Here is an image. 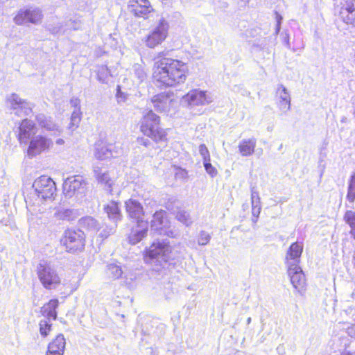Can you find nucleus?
I'll return each instance as SVG.
<instances>
[{
  "label": "nucleus",
  "mask_w": 355,
  "mask_h": 355,
  "mask_svg": "<svg viewBox=\"0 0 355 355\" xmlns=\"http://www.w3.org/2000/svg\"><path fill=\"white\" fill-rule=\"evenodd\" d=\"M284 42H285L286 45L287 46V47L289 48L290 44H289V37H288V35H286V36L284 38Z\"/></svg>",
  "instance_id": "obj_52"
},
{
  "label": "nucleus",
  "mask_w": 355,
  "mask_h": 355,
  "mask_svg": "<svg viewBox=\"0 0 355 355\" xmlns=\"http://www.w3.org/2000/svg\"><path fill=\"white\" fill-rule=\"evenodd\" d=\"M33 188L35 195L42 200H52L56 191L55 183L46 175L37 178L33 184Z\"/></svg>",
  "instance_id": "obj_6"
},
{
  "label": "nucleus",
  "mask_w": 355,
  "mask_h": 355,
  "mask_svg": "<svg viewBox=\"0 0 355 355\" xmlns=\"http://www.w3.org/2000/svg\"><path fill=\"white\" fill-rule=\"evenodd\" d=\"M43 14L41 9L36 7H29L20 9L13 18L14 22L18 25L33 24L38 25L42 23Z\"/></svg>",
  "instance_id": "obj_9"
},
{
  "label": "nucleus",
  "mask_w": 355,
  "mask_h": 355,
  "mask_svg": "<svg viewBox=\"0 0 355 355\" xmlns=\"http://www.w3.org/2000/svg\"><path fill=\"white\" fill-rule=\"evenodd\" d=\"M66 28L63 30V31H65L67 30H78L80 28L81 26V21L78 18H74L69 19L66 22Z\"/></svg>",
  "instance_id": "obj_38"
},
{
  "label": "nucleus",
  "mask_w": 355,
  "mask_h": 355,
  "mask_svg": "<svg viewBox=\"0 0 355 355\" xmlns=\"http://www.w3.org/2000/svg\"><path fill=\"white\" fill-rule=\"evenodd\" d=\"M39 125L49 131H55L60 133L58 126L53 123L50 117L46 116L43 114H39L35 117Z\"/></svg>",
  "instance_id": "obj_29"
},
{
  "label": "nucleus",
  "mask_w": 355,
  "mask_h": 355,
  "mask_svg": "<svg viewBox=\"0 0 355 355\" xmlns=\"http://www.w3.org/2000/svg\"><path fill=\"white\" fill-rule=\"evenodd\" d=\"M346 199L351 204L355 201V173H353L349 179Z\"/></svg>",
  "instance_id": "obj_31"
},
{
  "label": "nucleus",
  "mask_w": 355,
  "mask_h": 355,
  "mask_svg": "<svg viewBox=\"0 0 355 355\" xmlns=\"http://www.w3.org/2000/svg\"><path fill=\"white\" fill-rule=\"evenodd\" d=\"M199 153L203 159V162L210 161V154L205 144L200 145Z\"/></svg>",
  "instance_id": "obj_42"
},
{
  "label": "nucleus",
  "mask_w": 355,
  "mask_h": 355,
  "mask_svg": "<svg viewBox=\"0 0 355 355\" xmlns=\"http://www.w3.org/2000/svg\"><path fill=\"white\" fill-rule=\"evenodd\" d=\"M251 204L252 205H261L259 192L257 191L254 187H252L251 189Z\"/></svg>",
  "instance_id": "obj_43"
},
{
  "label": "nucleus",
  "mask_w": 355,
  "mask_h": 355,
  "mask_svg": "<svg viewBox=\"0 0 355 355\" xmlns=\"http://www.w3.org/2000/svg\"><path fill=\"white\" fill-rule=\"evenodd\" d=\"M133 226L128 236L129 243L135 245L139 243L147 236L148 231V223L146 220H140Z\"/></svg>",
  "instance_id": "obj_19"
},
{
  "label": "nucleus",
  "mask_w": 355,
  "mask_h": 355,
  "mask_svg": "<svg viewBox=\"0 0 355 355\" xmlns=\"http://www.w3.org/2000/svg\"><path fill=\"white\" fill-rule=\"evenodd\" d=\"M175 178L176 179H182V180H186L187 178V172L184 169L180 168L176 173H175Z\"/></svg>",
  "instance_id": "obj_48"
},
{
  "label": "nucleus",
  "mask_w": 355,
  "mask_h": 355,
  "mask_svg": "<svg viewBox=\"0 0 355 355\" xmlns=\"http://www.w3.org/2000/svg\"><path fill=\"white\" fill-rule=\"evenodd\" d=\"M175 257L172 250V247L167 239H157L153 241L150 247L146 250L145 261L146 263L160 267L162 268L163 264H165L171 259H174ZM154 270L159 271V268H154Z\"/></svg>",
  "instance_id": "obj_2"
},
{
  "label": "nucleus",
  "mask_w": 355,
  "mask_h": 355,
  "mask_svg": "<svg viewBox=\"0 0 355 355\" xmlns=\"http://www.w3.org/2000/svg\"><path fill=\"white\" fill-rule=\"evenodd\" d=\"M55 216L60 220H73L77 217V211L72 209H58Z\"/></svg>",
  "instance_id": "obj_30"
},
{
  "label": "nucleus",
  "mask_w": 355,
  "mask_h": 355,
  "mask_svg": "<svg viewBox=\"0 0 355 355\" xmlns=\"http://www.w3.org/2000/svg\"><path fill=\"white\" fill-rule=\"evenodd\" d=\"M168 51L159 52L155 58L153 78L158 87H173L184 83L188 68L182 61L166 57Z\"/></svg>",
  "instance_id": "obj_1"
},
{
  "label": "nucleus",
  "mask_w": 355,
  "mask_h": 355,
  "mask_svg": "<svg viewBox=\"0 0 355 355\" xmlns=\"http://www.w3.org/2000/svg\"><path fill=\"white\" fill-rule=\"evenodd\" d=\"M257 140L255 138L243 139L240 141L239 150L242 156H250L254 152Z\"/></svg>",
  "instance_id": "obj_28"
},
{
  "label": "nucleus",
  "mask_w": 355,
  "mask_h": 355,
  "mask_svg": "<svg viewBox=\"0 0 355 355\" xmlns=\"http://www.w3.org/2000/svg\"><path fill=\"white\" fill-rule=\"evenodd\" d=\"M137 141L139 145L144 146L146 148H149L152 144L148 139L144 137H138Z\"/></svg>",
  "instance_id": "obj_49"
},
{
  "label": "nucleus",
  "mask_w": 355,
  "mask_h": 355,
  "mask_svg": "<svg viewBox=\"0 0 355 355\" xmlns=\"http://www.w3.org/2000/svg\"><path fill=\"white\" fill-rule=\"evenodd\" d=\"M172 101L171 94L168 93L158 94L151 99L154 108L160 112L168 111Z\"/></svg>",
  "instance_id": "obj_23"
},
{
  "label": "nucleus",
  "mask_w": 355,
  "mask_h": 355,
  "mask_svg": "<svg viewBox=\"0 0 355 355\" xmlns=\"http://www.w3.org/2000/svg\"><path fill=\"white\" fill-rule=\"evenodd\" d=\"M211 239V236L207 232L202 230L199 233L198 243L200 245H207Z\"/></svg>",
  "instance_id": "obj_39"
},
{
  "label": "nucleus",
  "mask_w": 355,
  "mask_h": 355,
  "mask_svg": "<svg viewBox=\"0 0 355 355\" xmlns=\"http://www.w3.org/2000/svg\"><path fill=\"white\" fill-rule=\"evenodd\" d=\"M121 153L120 149H116L113 144H96L94 155L100 160H104L113 157H117Z\"/></svg>",
  "instance_id": "obj_21"
},
{
  "label": "nucleus",
  "mask_w": 355,
  "mask_h": 355,
  "mask_svg": "<svg viewBox=\"0 0 355 355\" xmlns=\"http://www.w3.org/2000/svg\"><path fill=\"white\" fill-rule=\"evenodd\" d=\"M116 97L118 103L125 102L127 98L126 94L121 91L119 86L117 87Z\"/></svg>",
  "instance_id": "obj_45"
},
{
  "label": "nucleus",
  "mask_w": 355,
  "mask_h": 355,
  "mask_svg": "<svg viewBox=\"0 0 355 355\" xmlns=\"http://www.w3.org/2000/svg\"><path fill=\"white\" fill-rule=\"evenodd\" d=\"M261 209V205H252V216L256 218L254 221H257V219L260 214Z\"/></svg>",
  "instance_id": "obj_46"
},
{
  "label": "nucleus",
  "mask_w": 355,
  "mask_h": 355,
  "mask_svg": "<svg viewBox=\"0 0 355 355\" xmlns=\"http://www.w3.org/2000/svg\"><path fill=\"white\" fill-rule=\"evenodd\" d=\"M85 185L86 182L82 176L69 177L63 183L64 194L67 198H71L76 193H83Z\"/></svg>",
  "instance_id": "obj_12"
},
{
  "label": "nucleus",
  "mask_w": 355,
  "mask_h": 355,
  "mask_svg": "<svg viewBox=\"0 0 355 355\" xmlns=\"http://www.w3.org/2000/svg\"><path fill=\"white\" fill-rule=\"evenodd\" d=\"M123 271L121 268L116 264L111 263L107 266V275L113 279H119L121 277Z\"/></svg>",
  "instance_id": "obj_33"
},
{
  "label": "nucleus",
  "mask_w": 355,
  "mask_h": 355,
  "mask_svg": "<svg viewBox=\"0 0 355 355\" xmlns=\"http://www.w3.org/2000/svg\"><path fill=\"white\" fill-rule=\"evenodd\" d=\"M61 243L69 252L81 251L85 247V234L80 230H67L64 232Z\"/></svg>",
  "instance_id": "obj_8"
},
{
  "label": "nucleus",
  "mask_w": 355,
  "mask_h": 355,
  "mask_svg": "<svg viewBox=\"0 0 355 355\" xmlns=\"http://www.w3.org/2000/svg\"><path fill=\"white\" fill-rule=\"evenodd\" d=\"M287 272L293 287L301 293L306 285L305 275L301 267L300 266L288 267Z\"/></svg>",
  "instance_id": "obj_17"
},
{
  "label": "nucleus",
  "mask_w": 355,
  "mask_h": 355,
  "mask_svg": "<svg viewBox=\"0 0 355 355\" xmlns=\"http://www.w3.org/2000/svg\"><path fill=\"white\" fill-rule=\"evenodd\" d=\"M128 8L135 17L143 18L154 10L148 0H129Z\"/></svg>",
  "instance_id": "obj_14"
},
{
  "label": "nucleus",
  "mask_w": 355,
  "mask_h": 355,
  "mask_svg": "<svg viewBox=\"0 0 355 355\" xmlns=\"http://www.w3.org/2000/svg\"><path fill=\"white\" fill-rule=\"evenodd\" d=\"M58 304L59 302L57 299H53L41 308V313L44 318L52 319L53 320L57 319L58 313L56 309L58 306Z\"/></svg>",
  "instance_id": "obj_27"
},
{
  "label": "nucleus",
  "mask_w": 355,
  "mask_h": 355,
  "mask_svg": "<svg viewBox=\"0 0 355 355\" xmlns=\"http://www.w3.org/2000/svg\"><path fill=\"white\" fill-rule=\"evenodd\" d=\"M66 341L62 334H59L48 345L45 355H63L65 349Z\"/></svg>",
  "instance_id": "obj_24"
},
{
  "label": "nucleus",
  "mask_w": 355,
  "mask_h": 355,
  "mask_svg": "<svg viewBox=\"0 0 355 355\" xmlns=\"http://www.w3.org/2000/svg\"><path fill=\"white\" fill-rule=\"evenodd\" d=\"M250 322H251V318H250V317H249V318L247 319V323H248V324H249Z\"/></svg>",
  "instance_id": "obj_56"
},
{
  "label": "nucleus",
  "mask_w": 355,
  "mask_h": 355,
  "mask_svg": "<svg viewBox=\"0 0 355 355\" xmlns=\"http://www.w3.org/2000/svg\"><path fill=\"white\" fill-rule=\"evenodd\" d=\"M104 210L108 218L114 223H117L121 220L122 215L117 202L110 201L104 206Z\"/></svg>",
  "instance_id": "obj_26"
},
{
  "label": "nucleus",
  "mask_w": 355,
  "mask_h": 355,
  "mask_svg": "<svg viewBox=\"0 0 355 355\" xmlns=\"http://www.w3.org/2000/svg\"><path fill=\"white\" fill-rule=\"evenodd\" d=\"M18 139L21 144H27L36 134L37 128L35 123L28 119L22 120L19 128Z\"/></svg>",
  "instance_id": "obj_16"
},
{
  "label": "nucleus",
  "mask_w": 355,
  "mask_h": 355,
  "mask_svg": "<svg viewBox=\"0 0 355 355\" xmlns=\"http://www.w3.org/2000/svg\"><path fill=\"white\" fill-rule=\"evenodd\" d=\"M184 101L191 106L205 105L211 102V97L207 96L205 92L200 90H192L184 96Z\"/></svg>",
  "instance_id": "obj_22"
},
{
  "label": "nucleus",
  "mask_w": 355,
  "mask_h": 355,
  "mask_svg": "<svg viewBox=\"0 0 355 355\" xmlns=\"http://www.w3.org/2000/svg\"><path fill=\"white\" fill-rule=\"evenodd\" d=\"M93 171L98 184L111 193L114 181L110 177L108 171L105 168L97 165L94 166Z\"/></svg>",
  "instance_id": "obj_18"
},
{
  "label": "nucleus",
  "mask_w": 355,
  "mask_h": 355,
  "mask_svg": "<svg viewBox=\"0 0 355 355\" xmlns=\"http://www.w3.org/2000/svg\"><path fill=\"white\" fill-rule=\"evenodd\" d=\"M341 355H355V353H351L349 352H344L342 353Z\"/></svg>",
  "instance_id": "obj_54"
},
{
  "label": "nucleus",
  "mask_w": 355,
  "mask_h": 355,
  "mask_svg": "<svg viewBox=\"0 0 355 355\" xmlns=\"http://www.w3.org/2000/svg\"><path fill=\"white\" fill-rule=\"evenodd\" d=\"M83 223L86 225L88 228L91 230H98V223L96 220L92 217H87L83 220Z\"/></svg>",
  "instance_id": "obj_41"
},
{
  "label": "nucleus",
  "mask_w": 355,
  "mask_h": 355,
  "mask_svg": "<svg viewBox=\"0 0 355 355\" xmlns=\"http://www.w3.org/2000/svg\"><path fill=\"white\" fill-rule=\"evenodd\" d=\"M70 104L71 106L74 107V109L80 108V101L76 98H71L70 101Z\"/></svg>",
  "instance_id": "obj_51"
},
{
  "label": "nucleus",
  "mask_w": 355,
  "mask_h": 355,
  "mask_svg": "<svg viewBox=\"0 0 355 355\" xmlns=\"http://www.w3.org/2000/svg\"><path fill=\"white\" fill-rule=\"evenodd\" d=\"M352 263H353L354 267L355 268V251L354 252V254H353Z\"/></svg>",
  "instance_id": "obj_55"
},
{
  "label": "nucleus",
  "mask_w": 355,
  "mask_h": 355,
  "mask_svg": "<svg viewBox=\"0 0 355 355\" xmlns=\"http://www.w3.org/2000/svg\"><path fill=\"white\" fill-rule=\"evenodd\" d=\"M344 220L351 227L350 234L355 239V212L351 210L347 211L344 216Z\"/></svg>",
  "instance_id": "obj_32"
},
{
  "label": "nucleus",
  "mask_w": 355,
  "mask_h": 355,
  "mask_svg": "<svg viewBox=\"0 0 355 355\" xmlns=\"http://www.w3.org/2000/svg\"><path fill=\"white\" fill-rule=\"evenodd\" d=\"M166 214V212L163 210L156 211L153 214L150 223L151 230L157 232L160 235L175 238L178 236V232L175 230L171 227L170 222L167 218Z\"/></svg>",
  "instance_id": "obj_7"
},
{
  "label": "nucleus",
  "mask_w": 355,
  "mask_h": 355,
  "mask_svg": "<svg viewBox=\"0 0 355 355\" xmlns=\"http://www.w3.org/2000/svg\"><path fill=\"white\" fill-rule=\"evenodd\" d=\"M125 205L126 212L130 218L132 219L136 223H139L140 220H144L143 219L144 211L139 202L130 198L125 202Z\"/></svg>",
  "instance_id": "obj_20"
},
{
  "label": "nucleus",
  "mask_w": 355,
  "mask_h": 355,
  "mask_svg": "<svg viewBox=\"0 0 355 355\" xmlns=\"http://www.w3.org/2000/svg\"><path fill=\"white\" fill-rule=\"evenodd\" d=\"M36 270L41 284L46 289H55L60 284L61 278L55 267L50 263L41 261L37 266Z\"/></svg>",
  "instance_id": "obj_5"
},
{
  "label": "nucleus",
  "mask_w": 355,
  "mask_h": 355,
  "mask_svg": "<svg viewBox=\"0 0 355 355\" xmlns=\"http://www.w3.org/2000/svg\"><path fill=\"white\" fill-rule=\"evenodd\" d=\"M40 333L42 337H46L51 331V319L44 318L40 321Z\"/></svg>",
  "instance_id": "obj_34"
},
{
  "label": "nucleus",
  "mask_w": 355,
  "mask_h": 355,
  "mask_svg": "<svg viewBox=\"0 0 355 355\" xmlns=\"http://www.w3.org/2000/svg\"><path fill=\"white\" fill-rule=\"evenodd\" d=\"M169 28L168 21L164 17H161L143 39L144 43L148 48L155 49L167 38Z\"/></svg>",
  "instance_id": "obj_4"
},
{
  "label": "nucleus",
  "mask_w": 355,
  "mask_h": 355,
  "mask_svg": "<svg viewBox=\"0 0 355 355\" xmlns=\"http://www.w3.org/2000/svg\"><path fill=\"white\" fill-rule=\"evenodd\" d=\"M339 15L347 25L355 27V0H343Z\"/></svg>",
  "instance_id": "obj_15"
},
{
  "label": "nucleus",
  "mask_w": 355,
  "mask_h": 355,
  "mask_svg": "<svg viewBox=\"0 0 355 355\" xmlns=\"http://www.w3.org/2000/svg\"><path fill=\"white\" fill-rule=\"evenodd\" d=\"M203 165L206 172L211 177H215L218 172L215 167H214L210 161L203 162Z\"/></svg>",
  "instance_id": "obj_40"
},
{
  "label": "nucleus",
  "mask_w": 355,
  "mask_h": 355,
  "mask_svg": "<svg viewBox=\"0 0 355 355\" xmlns=\"http://www.w3.org/2000/svg\"><path fill=\"white\" fill-rule=\"evenodd\" d=\"M135 76L138 78L139 82H143L147 78V73L144 66L141 64H135L132 67Z\"/></svg>",
  "instance_id": "obj_35"
},
{
  "label": "nucleus",
  "mask_w": 355,
  "mask_h": 355,
  "mask_svg": "<svg viewBox=\"0 0 355 355\" xmlns=\"http://www.w3.org/2000/svg\"><path fill=\"white\" fill-rule=\"evenodd\" d=\"M277 95L279 98L278 106L280 110L286 113L291 109V96L288 89L283 85H279L277 89Z\"/></svg>",
  "instance_id": "obj_25"
},
{
  "label": "nucleus",
  "mask_w": 355,
  "mask_h": 355,
  "mask_svg": "<svg viewBox=\"0 0 355 355\" xmlns=\"http://www.w3.org/2000/svg\"><path fill=\"white\" fill-rule=\"evenodd\" d=\"M81 120V112L80 108H76L73 111L71 119L69 128L73 130L78 126L79 123Z\"/></svg>",
  "instance_id": "obj_36"
},
{
  "label": "nucleus",
  "mask_w": 355,
  "mask_h": 355,
  "mask_svg": "<svg viewBox=\"0 0 355 355\" xmlns=\"http://www.w3.org/2000/svg\"><path fill=\"white\" fill-rule=\"evenodd\" d=\"M160 118L153 111L148 112L141 121L140 130L155 142L166 140V133L159 127Z\"/></svg>",
  "instance_id": "obj_3"
},
{
  "label": "nucleus",
  "mask_w": 355,
  "mask_h": 355,
  "mask_svg": "<svg viewBox=\"0 0 355 355\" xmlns=\"http://www.w3.org/2000/svg\"><path fill=\"white\" fill-rule=\"evenodd\" d=\"M177 219L184 224L187 226L190 225L192 223L191 218L189 214L186 211H180L176 215Z\"/></svg>",
  "instance_id": "obj_37"
},
{
  "label": "nucleus",
  "mask_w": 355,
  "mask_h": 355,
  "mask_svg": "<svg viewBox=\"0 0 355 355\" xmlns=\"http://www.w3.org/2000/svg\"><path fill=\"white\" fill-rule=\"evenodd\" d=\"M282 20V17L276 13V21H277V27H276V33L277 34L280 30V24Z\"/></svg>",
  "instance_id": "obj_50"
},
{
  "label": "nucleus",
  "mask_w": 355,
  "mask_h": 355,
  "mask_svg": "<svg viewBox=\"0 0 355 355\" xmlns=\"http://www.w3.org/2000/svg\"><path fill=\"white\" fill-rule=\"evenodd\" d=\"M303 248L302 243L300 242H295L290 245L285 257V264L287 268L300 266Z\"/></svg>",
  "instance_id": "obj_13"
},
{
  "label": "nucleus",
  "mask_w": 355,
  "mask_h": 355,
  "mask_svg": "<svg viewBox=\"0 0 355 355\" xmlns=\"http://www.w3.org/2000/svg\"><path fill=\"white\" fill-rule=\"evenodd\" d=\"M27 154L28 157H33L45 150H49L53 146L51 139L42 135L35 136L30 140Z\"/></svg>",
  "instance_id": "obj_11"
},
{
  "label": "nucleus",
  "mask_w": 355,
  "mask_h": 355,
  "mask_svg": "<svg viewBox=\"0 0 355 355\" xmlns=\"http://www.w3.org/2000/svg\"><path fill=\"white\" fill-rule=\"evenodd\" d=\"M354 322V323L351 324L349 326H347L346 328V333L350 337L355 338V319Z\"/></svg>",
  "instance_id": "obj_47"
},
{
  "label": "nucleus",
  "mask_w": 355,
  "mask_h": 355,
  "mask_svg": "<svg viewBox=\"0 0 355 355\" xmlns=\"http://www.w3.org/2000/svg\"><path fill=\"white\" fill-rule=\"evenodd\" d=\"M10 110L18 116H28L33 112V105L13 93L6 98Z\"/></svg>",
  "instance_id": "obj_10"
},
{
  "label": "nucleus",
  "mask_w": 355,
  "mask_h": 355,
  "mask_svg": "<svg viewBox=\"0 0 355 355\" xmlns=\"http://www.w3.org/2000/svg\"><path fill=\"white\" fill-rule=\"evenodd\" d=\"M116 227V223H115V225L114 227H106L105 229L103 230L101 232H100V236L103 238H107V236H109L110 234H114V232H115V228Z\"/></svg>",
  "instance_id": "obj_44"
},
{
  "label": "nucleus",
  "mask_w": 355,
  "mask_h": 355,
  "mask_svg": "<svg viewBox=\"0 0 355 355\" xmlns=\"http://www.w3.org/2000/svg\"><path fill=\"white\" fill-rule=\"evenodd\" d=\"M56 144H58V145H62V144H64V140L62 139H58L56 141Z\"/></svg>",
  "instance_id": "obj_53"
},
{
  "label": "nucleus",
  "mask_w": 355,
  "mask_h": 355,
  "mask_svg": "<svg viewBox=\"0 0 355 355\" xmlns=\"http://www.w3.org/2000/svg\"><path fill=\"white\" fill-rule=\"evenodd\" d=\"M61 31L60 29V30H58V31H56V33H58V32H59V31ZM53 33H55V31H53Z\"/></svg>",
  "instance_id": "obj_57"
}]
</instances>
